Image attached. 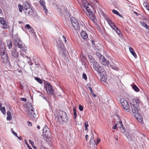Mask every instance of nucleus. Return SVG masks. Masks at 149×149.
<instances>
[{"mask_svg": "<svg viewBox=\"0 0 149 149\" xmlns=\"http://www.w3.org/2000/svg\"><path fill=\"white\" fill-rule=\"evenodd\" d=\"M0 52L2 61L5 64L7 61V52L4 44L2 41H0Z\"/></svg>", "mask_w": 149, "mask_h": 149, "instance_id": "obj_1", "label": "nucleus"}, {"mask_svg": "<svg viewBox=\"0 0 149 149\" xmlns=\"http://www.w3.org/2000/svg\"><path fill=\"white\" fill-rule=\"evenodd\" d=\"M55 119L59 123L62 124L63 122L66 123L68 118L66 113L61 110H59V112L56 116Z\"/></svg>", "mask_w": 149, "mask_h": 149, "instance_id": "obj_2", "label": "nucleus"}, {"mask_svg": "<svg viewBox=\"0 0 149 149\" xmlns=\"http://www.w3.org/2000/svg\"><path fill=\"white\" fill-rule=\"evenodd\" d=\"M132 111L133 113H136V112H139L140 108L139 107V101L137 99L132 100V102H130Z\"/></svg>", "mask_w": 149, "mask_h": 149, "instance_id": "obj_3", "label": "nucleus"}, {"mask_svg": "<svg viewBox=\"0 0 149 149\" xmlns=\"http://www.w3.org/2000/svg\"><path fill=\"white\" fill-rule=\"evenodd\" d=\"M120 101L123 108L126 111L129 112L130 111V106L126 100L124 98H120Z\"/></svg>", "mask_w": 149, "mask_h": 149, "instance_id": "obj_4", "label": "nucleus"}, {"mask_svg": "<svg viewBox=\"0 0 149 149\" xmlns=\"http://www.w3.org/2000/svg\"><path fill=\"white\" fill-rule=\"evenodd\" d=\"M70 20L74 28L77 30L79 29V25L77 20L74 17H71Z\"/></svg>", "mask_w": 149, "mask_h": 149, "instance_id": "obj_5", "label": "nucleus"}, {"mask_svg": "<svg viewBox=\"0 0 149 149\" xmlns=\"http://www.w3.org/2000/svg\"><path fill=\"white\" fill-rule=\"evenodd\" d=\"M92 8V6L90 5L87 7H86L84 9V11H85L86 10L88 12V14L89 16V17L91 19H93L95 17L94 15L93 14L92 10L91 9V8Z\"/></svg>", "mask_w": 149, "mask_h": 149, "instance_id": "obj_6", "label": "nucleus"}, {"mask_svg": "<svg viewBox=\"0 0 149 149\" xmlns=\"http://www.w3.org/2000/svg\"><path fill=\"white\" fill-rule=\"evenodd\" d=\"M14 42L16 46H17L18 47L20 48L21 47L22 45H24V43L22 41L20 40L18 38H16L15 36L14 37Z\"/></svg>", "mask_w": 149, "mask_h": 149, "instance_id": "obj_7", "label": "nucleus"}, {"mask_svg": "<svg viewBox=\"0 0 149 149\" xmlns=\"http://www.w3.org/2000/svg\"><path fill=\"white\" fill-rule=\"evenodd\" d=\"M45 87L47 93L49 94L52 95L53 94V91L50 84L49 83H47Z\"/></svg>", "mask_w": 149, "mask_h": 149, "instance_id": "obj_8", "label": "nucleus"}, {"mask_svg": "<svg viewBox=\"0 0 149 149\" xmlns=\"http://www.w3.org/2000/svg\"><path fill=\"white\" fill-rule=\"evenodd\" d=\"M93 68L99 73L105 71L104 69L102 66H93Z\"/></svg>", "mask_w": 149, "mask_h": 149, "instance_id": "obj_9", "label": "nucleus"}, {"mask_svg": "<svg viewBox=\"0 0 149 149\" xmlns=\"http://www.w3.org/2000/svg\"><path fill=\"white\" fill-rule=\"evenodd\" d=\"M100 54V57L99 58L100 60L102 62V64L103 65H108V64H109V61H106L104 56L101 54Z\"/></svg>", "mask_w": 149, "mask_h": 149, "instance_id": "obj_10", "label": "nucleus"}, {"mask_svg": "<svg viewBox=\"0 0 149 149\" xmlns=\"http://www.w3.org/2000/svg\"><path fill=\"white\" fill-rule=\"evenodd\" d=\"M20 55L23 56V57H24L25 56L27 58V61H25L24 62V63H25V64L28 65H31L32 64V62L30 60V59L29 58H28V56H25L24 54L22 52L20 51Z\"/></svg>", "mask_w": 149, "mask_h": 149, "instance_id": "obj_11", "label": "nucleus"}, {"mask_svg": "<svg viewBox=\"0 0 149 149\" xmlns=\"http://www.w3.org/2000/svg\"><path fill=\"white\" fill-rule=\"evenodd\" d=\"M100 80L104 82H105L107 79V76L105 71L102 73H100Z\"/></svg>", "mask_w": 149, "mask_h": 149, "instance_id": "obj_12", "label": "nucleus"}, {"mask_svg": "<svg viewBox=\"0 0 149 149\" xmlns=\"http://www.w3.org/2000/svg\"><path fill=\"white\" fill-rule=\"evenodd\" d=\"M39 2L41 6L43 8L45 13H46V15H47L48 12V10L46 6H45V0H40Z\"/></svg>", "mask_w": 149, "mask_h": 149, "instance_id": "obj_13", "label": "nucleus"}, {"mask_svg": "<svg viewBox=\"0 0 149 149\" xmlns=\"http://www.w3.org/2000/svg\"><path fill=\"white\" fill-rule=\"evenodd\" d=\"M24 11L26 15L29 16H32L34 14V13L31 8L27 10H24Z\"/></svg>", "mask_w": 149, "mask_h": 149, "instance_id": "obj_14", "label": "nucleus"}, {"mask_svg": "<svg viewBox=\"0 0 149 149\" xmlns=\"http://www.w3.org/2000/svg\"><path fill=\"white\" fill-rule=\"evenodd\" d=\"M88 58L90 64L91 65H95L97 64V62L91 55H88Z\"/></svg>", "mask_w": 149, "mask_h": 149, "instance_id": "obj_15", "label": "nucleus"}, {"mask_svg": "<svg viewBox=\"0 0 149 149\" xmlns=\"http://www.w3.org/2000/svg\"><path fill=\"white\" fill-rule=\"evenodd\" d=\"M134 116L138 122L141 123L143 122V119L141 118V116L140 115L139 112H136V113H134Z\"/></svg>", "mask_w": 149, "mask_h": 149, "instance_id": "obj_16", "label": "nucleus"}, {"mask_svg": "<svg viewBox=\"0 0 149 149\" xmlns=\"http://www.w3.org/2000/svg\"><path fill=\"white\" fill-rule=\"evenodd\" d=\"M0 22L3 25L2 28L4 29H7L6 22L4 20V18L0 17Z\"/></svg>", "mask_w": 149, "mask_h": 149, "instance_id": "obj_17", "label": "nucleus"}, {"mask_svg": "<svg viewBox=\"0 0 149 149\" xmlns=\"http://www.w3.org/2000/svg\"><path fill=\"white\" fill-rule=\"evenodd\" d=\"M81 3H82L80 5L83 10H84V9L86 8V7H87L90 5L88 2L85 0H82Z\"/></svg>", "mask_w": 149, "mask_h": 149, "instance_id": "obj_18", "label": "nucleus"}, {"mask_svg": "<svg viewBox=\"0 0 149 149\" xmlns=\"http://www.w3.org/2000/svg\"><path fill=\"white\" fill-rule=\"evenodd\" d=\"M34 108L32 107L31 110H28L27 113V114L31 117H33V118H36L37 115L35 114L34 111L33 110Z\"/></svg>", "mask_w": 149, "mask_h": 149, "instance_id": "obj_19", "label": "nucleus"}, {"mask_svg": "<svg viewBox=\"0 0 149 149\" xmlns=\"http://www.w3.org/2000/svg\"><path fill=\"white\" fill-rule=\"evenodd\" d=\"M11 56L17 58L18 56V53L17 50L16 48H14L11 51Z\"/></svg>", "mask_w": 149, "mask_h": 149, "instance_id": "obj_20", "label": "nucleus"}, {"mask_svg": "<svg viewBox=\"0 0 149 149\" xmlns=\"http://www.w3.org/2000/svg\"><path fill=\"white\" fill-rule=\"evenodd\" d=\"M106 20L108 22L109 24L111 26V28H112L113 29H115L116 28V26L115 25V24H114V23L112 22L108 18H107L106 19Z\"/></svg>", "mask_w": 149, "mask_h": 149, "instance_id": "obj_21", "label": "nucleus"}, {"mask_svg": "<svg viewBox=\"0 0 149 149\" xmlns=\"http://www.w3.org/2000/svg\"><path fill=\"white\" fill-rule=\"evenodd\" d=\"M117 125H118V127L120 129L122 132L123 133L125 132V130L123 127L122 121H119Z\"/></svg>", "mask_w": 149, "mask_h": 149, "instance_id": "obj_22", "label": "nucleus"}, {"mask_svg": "<svg viewBox=\"0 0 149 149\" xmlns=\"http://www.w3.org/2000/svg\"><path fill=\"white\" fill-rule=\"evenodd\" d=\"M23 6L24 7L23 10L31 8L29 3L26 1H25L24 3Z\"/></svg>", "mask_w": 149, "mask_h": 149, "instance_id": "obj_23", "label": "nucleus"}, {"mask_svg": "<svg viewBox=\"0 0 149 149\" xmlns=\"http://www.w3.org/2000/svg\"><path fill=\"white\" fill-rule=\"evenodd\" d=\"M51 136V134L50 130L48 131L45 134H43V136L44 138H49Z\"/></svg>", "mask_w": 149, "mask_h": 149, "instance_id": "obj_24", "label": "nucleus"}, {"mask_svg": "<svg viewBox=\"0 0 149 149\" xmlns=\"http://www.w3.org/2000/svg\"><path fill=\"white\" fill-rule=\"evenodd\" d=\"M81 37L84 39H86L88 38L86 33L84 31H82L81 33Z\"/></svg>", "mask_w": 149, "mask_h": 149, "instance_id": "obj_25", "label": "nucleus"}, {"mask_svg": "<svg viewBox=\"0 0 149 149\" xmlns=\"http://www.w3.org/2000/svg\"><path fill=\"white\" fill-rule=\"evenodd\" d=\"M129 49L130 52L131 53L133 56L135 58H136V55L135 52L134 51L132 47H129Z\"/></svg>", "mask_w": 149, "mask_h": 149, "instance_id": "obj_26", "label": "nucleus"}, {"mask_svg": "<svg viewBox=\"0 0 149 149\" xmlns=\"http://www.w3.org/2000/svg\"><path fill=\"white\" fill-rule=\"evenodd\" d=\"M81 59L82 61V65H87V64L85 63L86 61V58L84 56L82 55L81 56Z\"/></svg>", "mask_w": 149, "mask_h": 149, "instance_id": "obj_27", "label": "nucleus"}, {"mask_svg": "<svg viewBox=\"0 0 149 149\" xmlns=\"http://www.w3.org/2000/svg\"><path fill=\"white\" fill-rule=\"evenodd\" d=\"M49 128L47 126L45 125L42 130L43 134H45L48 131H49Z\"/></svg>", "mask_w": 149, "mask_h": 149, "instance_id": "obj_28", "label": "nucleus"}, {"mask_svg": "<svg viewBox=\"0 0 149 149\" xmlns=\"http://www.w3.org/2000/svg\"><path fill=\"white\" fill-rule=\"evenodd\" d=\"M141 24L146 29H149V26H148L145 22L141 21L140 22Z\"/></svg>", "mask_w": 149, "mask_h": 149, "instance_id": "obj_29", "label": "nucleus"}, {"mask_svg": "<svg viewBox=\"0 0 149 149\" xmlns=\"http://www.w3.org/2000/svg\"><path fill=\"white\" fill-rule=\"evenodd\" d=\"M60 45L61 46L59 47V50L61 51L62 50V52L64 53V45L63 43H61L60 44Z\"/></svg>", "mask_w": 149, "mask_h": 149, "instance_id": "obj_30", "label": "nucleus"}, {"mask_svg": "<svg viewBox=\"0 0 149 149\" xmlns=\"http://www.w3.org/2000/svg\"><path fill=\"white\" fill-rule=\"evenodd\" d=\"M20 48H21L22 50L24 52H26L27 51V47L24 45H24H22L21 46V47Z\"/></svg>", "mask_w": 149, "mask_h": 149, "instance_id": "obj_31", "label": "nucleus"}, {"mask_svg": "<svg viewBox=\"0 0 149 149\" xmlns=\"http://www.w3.org/2000/svg\"><path fill=\"white\" fill-rule=\"evenodd\" d=\"M132 87L134 90L136 92H138L139 91V89L136 86V85H133Z\"/></svg>", "mask_w": 149, "mask_h": 149, "instance_id": "obj_32", "label": "nucleus"}, {"mask_svg": "<svg viewBox=\"0 0 149 149\" xmlns=\"http://www.w3.org/2000/svg\"><path fill=\"white\" fill-rule=\"evenodd\" d=\"M110 68L113 70H118L119 68L117 66H110Z\"/></svg>", "mask_w": 149, "mask_h": 149, "instance_id": "obj_33", "label": "nucleus"}, {"mask_svg": "<svg viewBox=\"0 0 149 149\" xmlns=\"http://www.w3.org/2000/svg\"><path fill=\"white\" fill-rule=\"evenodd\" d=\"M89 143L90 144H92L93 145H95V141L94 139L92 140V139H90V141H89Z\"/></svg>", "mask_w": 149, "mask_h": 149, "instance_id": "obj_34", "label": "nucleus"}, {"mask_svg": "<svg viewBox=\"0 0 149 149\" xmlns=\"http://www.w3.org/2000/svg\"><path fill=\"white\" fill-rule=\"evenodd\" d=\"M35 79L40 84H41L42 83V81L39 78L35 77Z\"/></svg>", "mask_w": 149, "mask_h": 149, "instance_id": "obj_35", "label": "nucleus"}, {"mask_svg": "<svg viewBox=\"0 0 149 149\" xmlns=\"http://www.w3.org/2000/svg\"><path fill=\"white\" fill-rule=\"evenodd\" d=\"M73 112H74V118L75 119L77 117V113H76V108L74 107L73 109Z\"/></svg>", "mask_w": 149, "mask_h": 149, "instance_id": "obj_36", "label": "nucleus"}, {"mask_svg": "<svg viewBox=\"0 0 149 149\" xmlns=\"http://www.w3.org/2000/svg\"><path fill=\"white\" fill-rule=\"evenodd\" d=\"M18 7H19V11L20 12H22L23 9H24V7L23 6H21L20 4H19L18 5Z\"/></svg>", "mask_w": 149, "mask_h": 149, "instance_id": "obj_37", "label": "nucleus"}, {"mask_svg": "<svg viewBox=\"0 0 149 149\" xmlns=\"http://www.w3.org/2000/svg\"><path fill=\"white\" fill-rule=\"evenodd\" d=\"M8 46L9 48H10L12 47V42L11 41H9L7 43Z\"/></svg>", "mask_w": 149, "mask_h": 149, "instance_id": "obj_38", "label": "nucleus"}, {"mask_svg": "<svg viewBox=\"0 0 149 149\" xmlns=\"http://www.w3.org/2000/svg\"><path fill=\"white\" fill-rule=\"evenodd\" d=\"M0 110L2 112L3 114H5L6 113L5 108V107H2L0 109Z\"/></svg>", "mask_w": 149, "mask_h": 149, "instance_id": "obj_39", "label": "nucleus"}, {"mask_svg": "<svg viewBox=\"0 0 149 149\" xmlns=\"http://www.w3.org/2000/svg\"><path fill=\"white\" fill-rule=\"evenodd\" d=\"M25 28L27 29H31V27L29 24H27L25 25Z\"/></svg>", "mask_w": 149, "mask_h": 149, "instance_id": "obj_40", "label": "nucleus"}, {"mask_svg": "<svg viewBox=\"0 0 149 149\" xmlns=\"http://www.w3.org/2000/svg\"><path fill=\"white\" fill-rule=\"evenodd\" d=\"M35 63L36 65H40L43 64V63L40 61H38V63H37L36 62V61H35Z\"/></svg>", "mask_w": 149, "mask_h": 149, "instance_id": "obj_41", "label": "nucleus"}, {"mask_svg": "<svg viewBox=\"0 0 149 149\" xmlns=\"http://www.w3.org/2000/svg\"><path fill=\"white\" fill-rule=\"evenodd\" d=\"M114 30H115V31H116V32L119 35L120 34V32L119 30L118 29V28L117 27H116V28Z\"/></svg>", "mask_w": 149, "mask_h": 149, "instance_id": "obj_42", "label": "nucleus"}, {"mask_svg": "<svg viewBox=\"0 0 149 149\" xmlns=\"http://www.w3.org/2000/svg\"><path fill=\"white\" fill-rule=\"evenodd\" d=\"M25 144L27 145V147L29 149H32V148L29 146V145L28 144L27 140L26 139H25L24 140Z\"/></svg>", "mask_w": 149, "mask_h": 149, "instance_id": "obj_43", "label": "nucleus"}, {"mask_svg": "<svg viewBox=\"0 0 149 149\" xmlns=\"http://www.w3.org/2000/svg\"><path fill=\"white\" fill-rule=\"evenodd\" d=\"M143 6L146 7V8H148L149 7L148 3L146 2H144L143 3Z\"/></svg>", "mask_w": 149, "mask_h": 149, "instance_id": "obj_44", "label": "nucleus"}, {"mask_svg": "<svg viewBox=\"0 0 149 149\" xmlns=\"http://www.w3.org/2000/svg\"><path fill=\"white\" fill-rule=\"evenodd\" d=\"M83 108H84L83 106H82L81 104L79 105V110L80 111H83Z\"/></svg>", "mask_w": 149, "mask_h": 149, "instance_id": "obj_45", "label": "nucleus"}, {"mask_svg": "<svg viewBox=\"0 0 149 149\" xmlns=\"http://www.w3.org/2000/svg\"><path fill=\"white\" fill-rule=\"evenodd\" d=\"M82 78L83 79L86 80L87 77L86 74L85 73H83L82 75Z\"/></svg>", "mask_w": 149, "mask_h": 149, "instance_id": "obj_46", "label": "nucleus"}, {"mask_svg": "<svg viewBox=\"0 0 149 149\" xmlns=\"http://www.w3.org/2000/svg\"><path fill=\"white\" fill-rule=\"evenodd\" d=\"M142 17V19L144 21H145V20H147L148 21V18H147L145 16H143Z\"/></svg>", "mask_w": 149, "mask_h": 149, "instance_id": "obj_47", "label": "nucleus"}, {"mask_svg": "<svg viewBox=\"0 0 149 149\" xmlns=\"http://www.w3.org/2000/svg\"><path fill=\"white\" fill-rule=\"evenodd\" d=\"M11 116H7V119L8 120H10L12 119Z\"/></svg>", "mask_w": 149, "mask_h": 149, "instance_id": "obj_48", "label": "nucleus"}, {"mask_svg": "<svg viewBox=\"0 0 149 149\" xmlns=\"http://www.w3.org/2000/svg\"><path fill=\"white\" fill-rule=\"evenodd\" d=\"M97 141L96 143L95 144L96 145H97V144L100 142V139L99 138H97Z\"/></svg>", "mask_w": 149, "mask_h": 149, "instance_id": "obj_49", "label": "nucleus"}, {"mask_svg": "<svg viewBox=\"0 0 149 149\" xmlns=\"http://www.w3.org/2000/svg\"><path fill=\"white\" fill-rule=\"evenodd\" d=\"M112 12L113 13L116 15H117L118 13V12L117 11L115 10H112Z\"/></svg>", "mask_w": 149, "mask_h": 149, "instance_id": "obj_50", "label": "nucleus"}, {"mask_svg": "<svg viewBox=\"0 0 149 149\" xmlns=\"http://www.w3.org/2000/svg\"><path fill=\"white\" fill-rule=\"evenodd\" d=\"M29 143L31 144L32 146H33L34 145V143L33 141H31V140H29Z\"/></svg>", "mask_w": 149, "mask_h": 149, "instance_id": "obj_51", "label": "nucleus"}, {"mask_svg": "<svg viewBox=\"0 0 149 149\" xmlns=\"http://www.w3.org/2000/svg\"><path fill=\"white\" fill-rule=\"evenodd\" d=\"M88 89L89 90L91 93L92 94L94 93L93 92L92 88L90 87H88Z\"/></svg>", "mask_w": 149, "mask_h": 149, "instance_id": "obj_52", "label": "nucleus"}, {"mask_svg": "<svg viewBox=\"0 0 149 149\" xmlns=\"http://www.w3.org/2000/svg\"><path fill=\"white\" fill-rule=\"evenodd\" d=\"M84 125L85 126V127H87L88 126V122L87 121H86L84 123Z\"/></svg>", "mask_w": 149, "mask_h": 149, "instance_id": "obj_53", "label": "nucleus"}, {"mask_svg": "<svg viewBox=\"0 0 149 149\" xmlns=\"http://www.w3.org/2000/svg\"><path fill=\"white\" fill-rule=\"evenodd\" d=\"M20 100L22 101L26 102L27 101V99L25 98H21Z\"/></svg>", "mask_w": 149, "mask_h": 149, "instance_id": "obj_54", "label": "nucleus"}, {"mask_svg": "<svg viewBox=\"0 0 149 149\" xmlns=\"http://www.w3.org/2000/svg\"><path fill=\"white\" fill-rule=\"evenodd\" d=\"M117 127V124H116L113 126V128L114 130H116V129Z\"/></svg>", "mask_w": 149, "mask_h": 149, "instance_id": "obj_55", "label": "nucleus"}, {"mask_svg": "<svg viewBox=\"0 0 149 149\" xmlns=\"http://www.w3.org/2000/svg\"><path fill=\"white\" fill-rule=\"evenodd\" d=\"M12 132L15 136H17V134L15 132H14V131L13 130L12 131Z\"/></svg>", "mask_w": 149, "mask_h": 149, "instance_id": "obj_56", "label": "nucleus"}, {"mask_svg": "<svg viewBox=\"0 0 149 149\" xmlns=\"http://www.w3.org/2000/svg\"><path fill=\"white\" fill-rule=\"evenodd\" d=\"M27 123L28 124V125L29 126H31L32 125L31 123L29 121H28L27 122Z\"/></svg>", "mask_w": 149, "mask_h": 149, "instance_id": "obj_57", "label": "nucleus"}, {"mask_svg": "<svg viewBox=\"0 0 149 149\" xmlns=\"http://www.w3.org/2000/svg\"><path fill=\"white\" fill-rule=\"evenodd\" d=\"M63 38L64 40V41H65V43H66V42L67 41V40H66L65 37L63 35Z\"/></svg>", "mask_w": 149, "mask_h": 149, "instance_id": "obj_58", "label": "nucleus"}, {"mask_svg": "<svg viewBox=\"0 0 149 149\" xmlns=\"http://www.w3.org/2000/svg\"><path fill=\"white\" fill-rule=\"evenodd\" d=\"M7 116H11V113L9 111L7 112Z\"/></svg>", "mask_w": 149, "mask_h": 149, "instance_id": "obj_59", "label": "nucleus"}, {"mask_svg": "<svg viewBox=\"0 0 149 149\" xmlns=\"http://www.w3.org/2000/svg\"><path fill=\"white\" fill-rule=\"evenodd\" d=\"M114 138H115V139H116V140L117 141H118V137L117 136V135H114Z\"/></svg>", "mask_w": 149, "mask_h": 149, "instance_id": "obj_60", "label": "nucleus"}, {"mask_svg": "<svg viewBox=\"0 0 149 149\" xmlns=\"http://www.w3.org/2000/svg\"><path fill=\"white\" fill-rule=\"evenodd\" d=\"M18 139L19 140H22V137L21 136H19V137H18V136L17 135V136H16Z\"/></svg>", "mask_w": 149, "mask_h": 149, "instance_id": "obj_61", "label": "nucleus"}, {"mask_svg": "<svg viewBox=\"0 0 149 149\" xmlns=\"http://www.w3.org/2000/svg\"><path fill=\"white\" fill-rule=\"evenodd\" d=\"M118 16L121 17H122L123 16L122 15H121L119 13H118L117 14Z\"/></svg>", "mask_w": 149, "mask_h": 149, "instance_id": "obj_62", "label": "nucleus"}, {"mask_svg": "<svg viewBox=\"0 0 149 149\" xmlns=\"http://www.w3.org/2000/svg\"><path fill=\"white\" fill-rule=\"evenodd\" d=\"M92 136L91 138L90 139H92V140L94 139V136L93 134L92 133Z\"/></svg>", "mask_w": 149, "mask_h": 149, "instance_id": "obj_63", "label": "nucleus"}, {"mask_svg": "<svg viewBox=\"0 0 149 149\" xmlns=\"http://www.w3.org/2000/svg\"><path fill=\"white\" fill-rule=\"evenodd\" d=\"M88 137V135L87 134H86V135L85 139H86V141H87V140Z\"/></svg>", "mask_w": 149, "mask_h": 149, "instance_id": "obj_64", "label": "nucleus"}]
</instances>
